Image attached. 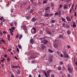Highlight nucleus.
Masks as SVG:
<instances>
[{"label":"nucleus","instance_id":"nucleus-28","mask_svg":"<svg viewBox=\"0 0 77 77\" xmlns=\"http://www.w3.org/2000/svg\"><path fill=\"white\" fill-rule=\"evenodd\" d=\"M49 60L50 61H52L53 60V58H52L51 57V58H49Z\"/></svg>","mask_w":77,"mask_h":77},{"label":"nucleus","instance_id":"nucleus-50","mask_svg":"<svg viewBox=\"0 0 77 77\" xmlns=\"http://www.w3.org/2000/svg\"><path fill=\"white\" fill-rule=\"evenodd\" d=\"M77 13L76 12H75V17H77Z\"/></svg>","mask_w":77,"mask_h":77},{"label":"nucleus","instance_id":"nucleus-31","mask_svg":"<svg viewBox=\"0 0 77 77\" xmlns=\"http://www.w3.org/2000/svg\"><path fill=\"white\" fill-rule=\"evenodd\" d=\"M62 20H63V21H64V22H65V20H65V18H62Z\"/></svg>","mask_w":77,"mask_h":77},{"label":"nucleus","instance_id":"nucleus-4","mask_svg":"<svg viewBox=\"0 0 77 77\" xmlns=\"http://www.w3.org/2000/svg\"><path fill=\"white\" fill-rule=\"evenodd\" d=\"M41 47L43 50H44V48H46V46H45L43 44H41Z\"/></svg>","mask_w":77,"mask_h":77},{"label":"nucleus","instance_id":"nucleus-35","mask_svg":"<svg viewBox=\"0 0 77 77\" xmlns=\"http://www.w3.org/2000/svg\"><path fill=\"white\" fill-rule=\"evenodd\" d=\"M43 3L44 4L46 3H47V1L45 0V1H43Z\"/></svg>","mask_w":77,"mask_h":77},{"label":"nucleus","instance_id":"nucleus-61","mask_svg":"<svg viewBox=\"0 0 77 77\" xmlns=\"http://www.w3.org/2000/svg\"><path fill=\"white\" fill-rule=\"evenodd\" d=\"M10 33H11V35H12V36H13V35H13V33H12V32H10Z\"/></svg>","mask_w":77,"mask_h":77},{"label":"nucleus","instance_id":"nucleus-16","mask_svg":"<svg viewBox=\"0 0 77 77\" xmlns=\"http://www.w3.org/2000/svg\"><path fill=\"white\" fill-rule=\"evenodd\" d=\"M20 36V34H17L16 35V38H18Z\"/></svg>","mask_w":77,"mask_h":77},{"label":"nucleus","instance_id":"nucleus-9","mask_svg":"<svg viewBox=\"0 0 77 77\" xmlns=\"http://www.w3.org/2000/svg\"><path fill=\"white\" fill-rule=\"evenodd\" d=\"M58 47H59V45H58V44H55L54 45V47L55 48H56L57 49L58 48Z\"/></svg>","mask_w":77,"mask_h":77},{"label":"nucleus","instance_id":"nucleus-7","mask_svg":"<svg viewBox=\"0 0 77 77\" xmlns=\"http://www.w3.org/2000/svg\"><path fill=\"white\" fill-rule=\"evenodd\" d=\"M73 25H72V26L73 27H76L77 26V25H76V23H75V21H74L73 22Z\"/></svg>","mask_w":77,"mask_h":77},{"label":"nucleus","instance_id":"nucleus-44","mask_svg":"<svg viewBox=\"0 0 77 77\" xmlns=\"http://www.w3.org/2000/svg\"><path fill=\"white\" fill-rule=\"evenodd\" d=\"M12 68H16V66L13 65L12 66Z\"/></svg>","mask_w":77,"mask_h":77},{"label":"nucleus","instance_id":"nucleus-56","mask_svg":"<svg viewBox=\"0 0 77 77\" xmlns=\"http://www.w3.org/2000/svg\"><path fill=\"white\" fill-rule=\"evenodd\" d=\"M4 57H7V55H6V54L4 55Z\"/></svg>","mask_w":77,"mask_h":77},{"label":"nucleus","instance_id":"nucleus-11","mask_svg":"<svg viewBox=\"0 0 77 77\" xmlns=\"http://www.w3.org/2000/svg\"><path fill=\"white\" fill-rule=\"evenodd\" d=\"M66 20H67L68 21H71V18L70 17H66Z\"/></svg>","mask_w":77,"mask_h":77},{"label":"nucleus","instance_id":"nucleus-17","mask_svg":"<svg viewBox=\"0 0 77 77\" xmlns=\"http://www.w3.org/2000/svg\"><path fill=\"white\" fill-rule=\"evenodd\" d=\"M33 10L31 9L29 11V12L30 14H31V13H33Z\"/></svg>","mask_w":77,"mask_h":77},{"label":"nucleus","instance_id":"nucleus-22","mask_svg":"<svg viewBox=\"0 0 77 77\" xmlns=\"http://www.w3.org/2000/svg\"><path fill=\"white\" fill-rule=\"evenodd\" d=\"M67 32L68 35H70V34L71 33V32H70V31L69 30L67 31Z\"/></svg>","mask_w":77,"mask_h":77},{"label":"nucleus","instance_id":"nucleus-54","mask_svg":"<svg viewBox=\"0 0 77 77\" xmlns=\"http://www.w3.org/2000/svg\"><path fill=\"white\" fill-rule=\"evenodd\" d=\"M51 70H49L48 71H47V72L48 73V72H51Z\"/></svg>","mask_w":77,"mask_h":77},{"label":"nucleus","instance_id":"nucleus-34","mask_svg":"<svg viewBox=\"0 0 77 77\" xmlns=\"http://www.w3.org/2000/svg\"><path fill=\"white\" fill-rule=\"evenodd\" d=\"M20 70H19V69H18L17 70V74H20Z\"/></svg>","mask_w":77,"mask_h":77},{"label":"nucleus","instance_id":"nucleus-5","mask_svg":"<svg viewBox=\"0 0 77 77\" xmlns=\"http://www.w3.org/2000/svg\"><path fill=\"white\" fill-rule=\"evenodd\" d=\"M23 30H25V33H27V29L26 27V26H23Z\"/></svg>","mask_w":77,"mask_h":77},{"label":"nucleus","instance_id":"nucleus-14","mask_svg":"<svg viewBox=\"0 0 77 77\" xmlns=\"http://www.w3.org/2000/svg\"><path fill=\"white\" fill-rule=\"evenodd\" d=\"M58 14H59V15H60H60H61V11L59 10L58 11Z\"/></svg>","mask_w":77,"mask_h":77},{"label":"nucleus","instance_id":"nucleus-39","mask_svg":"<svg viewBox=\"0 0 77 77\" xmlns=\"http://www.w3.org/2000/svg\"><path fill=\"white\" fill-rule=\"evenodd\" d=\"M26 20H29V18H30V17L29 16H28L26 18Z\"/></svg>","mask_w":77,"mask_h":77},{"label":"nucleus","instance_id":"nucleus-62","mask_svg":"<svg viewBox=\"0 0 77 77\" xmlns=\"http://www.w3.org/2000/svg\"><path fill=\"white\" fill-rule=\"evenodd\" d=\"M11 77H14V75L11 74Z\"/></svg>","mask_w":77,"mask_h":77},{"label":"nucleus","instance_id":"nucleus-40","mask_svg":"<svg viewBox=\"0 0 77 77\" xmlns=\"http://www.w3.org/2000/svg\"><path fill=\"white\" fill-rule=\"evenodd\" d=\"M62 6H63V5H60L59 6V8H61L62 7Z\"/></svg>","mask_w":77,"mask_h":77},{"label":"nucleus","instance_id":"nucleus-8","mask_svg":"<svg viewBox=\"0 0 77 77\" xmlns=\"http://www.w3.org/2000/svg\"><path fill=\"white\" fill-rule=\"evenodd\" d=\"M30 42L31 43V44H33V43H34V40H33V38H31L30 39Z\"/></svg>","mask_w":77,"mask_h":77},{"label":"nucleus","instance_id":"nucleus-64","mask_svg":"<svg viewBox=\"0 0 77 77\" xmlns=\"http://www.w3.org/2000/svg\"><path fill=\"white\" fill-rule=\"evenodd\" d=\"M32 77V75H30V74H29V77Z\"/></svg>","mask_w":77,"mask_h":77},{"label":"nucleus","instance_id":"nucleus-3","mask_svg":"<svg viewBox=\"0 0 77 77\" xmlns=\"http://www.w3.org/2000/svg\"><path fill=\"white\" fill-rule=\"evenodd\" d=\"M68 71H69V72L70 73H72L73 72L72 69L71 68V67H68Z\"/></svg>","mask_w":77,"mask_h":77},{"label":"nucleus","instance_id":"nucleus-49","mask_svg":"<svg viewBox=\"0 0 77 77\" xmlns=\"http://www.w3.org/2000/svg\"><path fill=\"white\" fill-rule=\"evenodd\" d=\"M23 26H21L20 28V30H22L23 29Z\"/></svg>","mask_w":77,"mask_h":77},{"label":"nucleus","instance_id":"nucleus-63","mask_svg":"<svg viewBox=\"0 0 77 77\" xmlns=\"http://www.w3.org/2000/svg\"><path fill=\"white\" fill-rule=\"evenodd\" d=\"M38 77H41V75H40V74H39L38 75Z\"/></svg>","mask_w":77,"mask_h":77},{"label":"nucleus","instance_id":"nucleus-47","mask_svg":"<svg viewBox=\"0 0 77 77\" xmlns=\"http://www.w3.org/2000/svg\"><path fill=\"white\" fill-rule=\"evenodd\" d=\"M27 4V3L26 2H25L23 3V5L24 6H25L26 4Z\"/></svg>","mask_w":77,"mask_h":77},{"label":"nucleus","instance_id":"nucleus-18","mask_svg":"<svg viewBox=\"0 0 77 77\" xmlns=\"http://www.w3.org/2000/svg\"><path fill=\"white\" fill-rule=\"evenodd\" d=\"M26 9H27V10H28V11H29V10H30V6H29L26 8Z\"/></svg>","mask_w":77,"mask_h":77},{"label":"nucleus","instance_id":"nucleus-6","mask_svg":"<svg viewBox=\"0 0 77 77\" xmlns=\"http://www.w3.org/2000/svg\"><path fill=\"white\" fill-rule=\"evenodd\" d=\"M63 8L64 9H67V8H68V5L66 4H65L63 6Z\"/></svg>","mask_w":77,"mask_h":77},{"label":"nucleus","instance_id":"nucleus-60","mask_svg":"<svg viewBox=\"0 0 77 77\" xmlns=\"http://www.w3.org/2000/svg\"><path fill=\"white\" fill-rule=\"evenodd\" d=\"M60 64H61V65H62V64H63V62L62 61H61L60 62Z\"/></svg>","mask_w":77,"mask_h":77},{"label":"nucleus","instance_id":"nucleus-32","mask_svg":"<svg viewBox=\"0 0 77 77\" xmlns=\"http://www.w3.org/2000/svg\"><path fill=\"white\" fill-rule=\"evenodd\" d=\"M49 15V14H47V13H46L45 14V16H46V17H47V16H48Z\"/></svg>","mask_w":77,"mask_h":77},{"label":"nucleus","instance_id":"nucleus-33","mask_svg":"<svg viewBox=\"0 0 77 77\" xmlns=\"http://www.w3.org/2000/svg\"><path fill=\"white\" fill-rule=\"evenodd\" d=\"M58 70H61L62 69V68L60 67H58Z\"/></svg>","mask_w":77,"mask_h":77},{"label":"nucleus","instance_id":"nucleus-19","mask_svg":"<svg viewBox=\"0 0 77 77\" xmlns=\"http://www.w3.org/2000/svg\"><path fill=\"white\" fill-rule=\"evenodd\" d=\"M10 26L11 27L14 26V23L12 22L10 24Z\"/></svg>","mask_w":77,"mask_h":77},{"label":"nucleus","instance_id":"nucleus-37","mask_svg":"<svg viewBox=\"0 0 77 77\" xmlns=\"http://www.w3.org/2000/svg\"><path fill=\"white\" fill-rule=\"evenodd\" d=\"M7 60L8 61H10V60H11V59H10L8 57L7 59Z\"/></svg>","mask_w":77,"mask_h":77},{"label":"nucleus","instance_id":"nucleus-12","mask_svg":"<svg viewBox=\"0 0 77 77\" xmlns=\"http://www.w3.org/2000/svg\"><path fill=\"white\" fill-rule=\"evenodd\" d=\"M46 33H47L48 34H49V35H51L52 34V33L51 32H50L48 30H47L46 32Z\"/></svg>","mask_w":77,"mask_h":77},{"label":"nucleus","instance_id":"nucleus-29","mask_svg":"<svg viewBox=\"0 0 77 77\" xmlns=\"http://www.w3.org/2000/svg\"><path fill=\"white\" fill-rule=\"evenodd\" d=\"M63 37V36L62 35H60L59 36V38H62Z\"/></svg>","mask_w":77,"mask_h":77},{"label":"nucleus","instance_id":"nucleus-15","mask_svg":"<svg viewBox=\"0 0 77 77\" xmlns=\"http://www.w3.org/2000/svg\"><path fill=\"white\" fill-rule=\"evenodd\" d=\"M48 42V41H47V40H45L44 41V44H47V43Z\"/></svg>","mask_w":77,"mask_h":77},{"label":"nucleus","instance_id":"nucleus-30","mask_svg":"<svg viewBox=\"0 0 77 77\" xmlns=\"http://www.w3.org/2000/svg\"><path fill=\"white\" fill-rule=\"evenodd\" d=\"M14 23L15 24V26H17V23L16 22V21H14Z\"/></svg>","mask_w":77,"mask_h":77},{"label":"nucleus","instance_id":"nucleus-55","mask_svg":"<svg viewBox=\"0 0 77 77\" xmlns=\"http://www.w3.org/2000/svg\"><path fill=\"white\" fill-rule=\"evenodd\" d=\"M8 38H10V35H7Z\"/></svg>","mask_w":77,"mask_h":77},{"label":"nucleus","instance_id":"nucleus-10","mask_svg":"<svg viewBox=\"0 0 77 77\" xmlns=\"http://www.w3.org/2000/svg\"><path fill=\"white\" fill-rule=\"evenodd\" d=\"M35 21L36 18H35V17H33L31 19V21H32V22H35Z\"/></svg>","mask_w":77,"mask_h":77},{"label":"nucleus","instance_id":"nucleus-46","mask_svg":"<svg viewBox=\"0 0 77 77\" xmlns=\"http://www.w3.org/2000/svg\"><path fill=\"white\" fill-rule=\"evenodd\" d=\"M14 58H15V59H16V60H18V58H17V57H16L15 56H14Z\"/></svg>","mask_w":77,"mask_h":77},{"label":"nucleus","instance_id":"nucleus-58","mask_svg":"<svg viewBox=\"0 0 77 77\" xmlns=\"http://www.w3.org/2000/svg\"><path fill=\"white\" fill-rule=\"evenodd\" d=\"M49 15H50V16L51 17H52V16H53V14H49Z\"/></svg>","mask_w":77,"mask_h":77},{"label":"nucleus","instance_id":"nucleus-51","mask_svg":"<svg viewBox=\"0 0 77 77\" xmlns=\"http://www.w3.org/2000/svg\"><path fill=\"white\" fill-rule=\"evenodd\" d=\"M58 12L57 13H55V15H58Z\"/></svg>","mask_w":77,"mask_h":77},{"label":"nucleus","instance_id":"nucleus-43","mask_svg":"<svg viewBox=\"0 0 77 77\" xmlns=\"http://www.w3.org/2000/svg\"><path fill=\"white\" fill-rule=\"evenodd\" d=\"M37 24L38 25H41V24H42V23H37Z\"/></svg>","mask_w":77,"mask_h":77},{"label":"nucleus","instance_id":"nucleus-53","mask_svg":"<svg viewBox=\"0 0 77 77\" xmlns=\"http://www.w3.org/2000/svg\"><path fill=\"white\" fill-rule=\"evenodd\" d=\"M8 51H9V52H10V51H11L12 50V49H11V48L9 49H8Z\"/></svg>","mask_w":77,"mask_h":77},{"label":"nucleus","instance_id":"nucleus-25","mask_svg":"<svg viewBox=\"0 0 77 77\" xmlns=\"http://www.w3.org/2000/svg\"><path fill=\"white\" fill-rule=\"evenodd\" d=\"M55 20H52L51 21V23H55Z\"/></svg>","mask_w":77,"mask_h":77},{"label":"nucleus","instance_id":"nucleus-52","mask_svg":"<svg viewBox=\"0 0 77 77\" xmlns=\"http://www.w3.org/2000/svg\"><path fill=\"white\" fill-rule=\"evenodd\" d=\"M3 33H4V34H6L7 33H6V31H4L3 32Z\"/></svg>","mask_w":77,"mask_h":77},{"label":"nucleus","instance_id":"nucleus-2","mask_svg":"<svg viewBox=\"0 0 77 77\" xmlns=\"http://www.w3.org/2000/svg\"><path fill=\"white\" fill-rule=\"evenodd\" d=\"M63 56L64 58H67L68 57V55L67 54V53L65 52H64Z\"/></svg>","mask_w":77,"mask_h":77},{"label":"nucleus","instance_id":"nucleus-20","mask_svg":"<svg viewBox=\"0 0 77 77\" xmlns=\"http://www.w3.org/2000/svg\"><path fill=\"white\" fill-rule=\"evenodd\" d=\"M36 57H30V59H35Z\"/></svg>","mask_w":77,"mask_h":77},{"label":"nucleus","instance_id":"nucleus-26","mask_svg":"<svg viewBox=\"0 0 77 77\" xmlns=\"http://www.w3.org/2000/svg\"><path fill=\"white\" fill-rule=\"evenodd\" d=\"M44 73L45 74V75L46 77H48V76H47V73H46V72H44Z\"/></svg>","mask_w":77,"mask_h":77},{"label":"nucleus","instance_id":"nucleus-24","mask_svg":"<svg viewBox=\"0 0 77 77\" xmlns=\"http://www.w3.org/2000/svg\"><path fill=\"white\" fill-rule=\"evenodd\" d=\"M9 30H10V32H14V30L13 29L12 30L11 29H9Z\"/></svg>","mask_w":77,"mask_h":77},{"label":"nucleus","instance_id":"nucleus-42","mask_svg":"<svg viewBox=\"0 0 77 77\" xmlns=\"http://www.w3.org/2000/svg\"><path fill=\"white\" fill-rule=\"evenodd\" d=\"M17 51H18V52H19V51H20L19 49H18V48H17Z\"/></svg>","mask_w":77,"mask_h":77},{"label":"nucleus","instance_id":"nucleus-57","mask_svg":"<svg viewBox=\"0 0 77 77\" xmlns=\"http://www.w3.org/2000/svg\"><path fill=\"white\" fill-rule=\"evenodd\" d=\"M51 6L52 7H54V5H53V4H51Z\"/></svg>","mask_w":77,"mask_h":77},{"label":"nucleus","instance_id":"nucleus-21","mask_svg":"<svg viewBox=\"0 0 77 77\" xmlns=\"http://www.w3.org/2000/svg\"><path fill=\"white\" fill-rule=\"evenodd\" d=\"M48 51L50 53H53V51H52L50 49H48Z\"/></svg>","mask_w":77,"mask_h":77},{"label":"nucleus","instance_id":"nucleus-23","mask_svg":"<svg viewBox=\"0 0 77 77\" xmlns=\"http://www.w3.org/2000/svg\"><path fill=\"white\" fill-rule=\"evenodd\" d=\"M19 38V39H21V38H22V37H23V35H22V34H21Z\"/></svg>","mask_w":77,"mask_h":77},{"label":"nucleus","instance_id":"nucleus-59","mask_svg":"<svg viewBox=\"0 0 77 77\" xmlns=\"http://www.w3.org/2000/svg\"><path fill=\"white\" fill-rule=\"evenodd\" d=\"M68 77H71V75H70L69 74H68Z\"/></svg>","mask_w":77,"mask_h":77},{"label":"nucleus","instance_id":"nucleus-45","mask_svg":"<svg viewBox=\"0 0 77 77\" xmlns=\"http://www.w3.org/2000/svg\"><path fill=\"white\" fill-rule=\"evenodd\" d=\"M3 17H1L0 18V20H1V21H2V20H3Z\"/></svg>","mask_w":77,"mask_h":77},{"label":"nucleus","instance_id":"nucleus-38","mask_svg":"<svg viewBox=\"0 0 77 77\" xmlns=\"http://www.w3.org/2000/svg\"><path fill=\"white\" fill-rule=\"evenodd\" d=\"M11 13H13L14 12V9H12L11 10Z\"/></svg>","mask_w":77,"mask_h":77},{"label":"nucleus","instance_id":"nucleus-1","mask_svg":"<svg viewBox=\"0 0 77 77\" xmlns=\"http://www.w3.org/2000/svg\"><path fill=\"white\" fill-rule=\"evenodd\" d=\"M36 28H35L33 27L32 29L31 30V32L32 34H35L36 33Z\"/></svg>","mask_w":77,"mask_h":77},{"label":"nucleus","instance_id":"nucleus-41","mask_svg":"<svg viewBox=\"0 0 77 77\" xmlns=\"http://www.w3.org/2000/svg\"><path fill=\"white\" fill-rule=\"evenodd\" d=\"M66 28H69V25H67V26H66Z\"/></svg>","mask_w":77,"mask_h":77},{"label":"nucleus","instance_id":"nucleus-27","mask_svg":"<svg viewBox=\"0 0 77 77\" xmlns=\"http://www.w3.org/2000/svg\"><path fill=\"white\" fill-rule=\"evenodd\" d=\"M18 47L20 49L21 48V46L20 45H18Z\"/></svg>","mask_w":77,"mask_h":77},{"label":"nucleus","instance_id":"nucleus-36","mask_svg":"<svg viewBox=\"0 0 77 77\" xmlns=\"http://www.w3.org/2000/svg\"><path fill=\"white\" fill-rule=\"evenodd\" d=\"M1 41L2 42H5V41L3 39H2V40H1Z\"/></svg>","mask_w":77,"mask_h":77},{"label":"nucleus","instance_id":"nucleus-13","mask_svg":"<svg viewBox=\"0 0 77 77\" xmlns=\"http://www.w3.org/2000/svg\"><path fill=\"white\" fill-rule=\"evenodd\" d=\"M45 11H48L50 9V7H48L46 8L45 9Z\"/></svg>","mask_w":77,"mask_h":77},{"label":"nucleus","instance_id":"nucleus-48","mask_svg":"<svg viewBox=\"0 0 77 77\" xmlns=\"http://www.w3.org/2000/svg\"><path fill=\"white\" fill-rule=\"evenodd\" d=\"M11 29H12V30H15V27H14L11 28Z\"/></svg>","mask_w":77,"mask_h":77}]
</instances>
